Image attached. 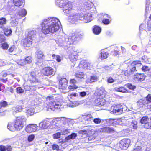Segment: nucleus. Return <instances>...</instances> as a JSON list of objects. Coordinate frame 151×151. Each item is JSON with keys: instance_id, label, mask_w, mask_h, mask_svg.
<instances>
[{"instance_id": "1a4fd4ad", "label": "nucleus", "mask_w": 151, "mask_h": 151, "mask_svg": "<svg viewBox=\"0 0 151 151\" xmlns=\"http://www.w3.org/2000/svg\"><path fill=\"white\" fill-rule=\"evenodd\" d=\"M72 7L73 5L71 2L67 1L65 2L62 8L64 9V12L68 13L71 10Z\"/></svg>"}, {"instance_id": "aec40b11", "label": "nucleus", "mask_w": 151, "mask_h": 151, "mask_svg": "<svg viewBox=\"0 0 151 151\" xmlns=\"http://www.w3.org/2000/svg\"><path fill=\"white\" fill-rule=\"evenodd\" d=\"M61 120L63 122V123L64 124V127L65 126H69V123L71 122V120L65 117H61Z\"/></svg>"}, {"instance_id": "bf43d9fd", "label": "nucleus", "mask_w": 151, "mask_h": 151, "mask_svg": "<svg viewBox=\"0 0 151 151\" xmlns=\"http://www.w3.org/2000/svg\"><path fill=\"white\" fill-rule=\"evenodd\" d=\"M115 120V119H109L105 120L106 121L107 123H109V124H112L113 123L114 121Z\"/></svg>"}, {"instance_id": "dca6fc26", "label": "nucleus", "mask_w": 151, "mask_h": 151, "mask_svg": "<svg viewBox=\"0 0 151 151\" xmlns=\"http://www.w3.org/2000/svg\"><path fill=\"white\" fill-rule=\"evenodd\" d=\"M38 74V72L37 71H33L31 73V76L32 77V78H30L31 81H32L33 83H35L38 82V80L36 79V76Z\"/></svg>"}, {"instance_id": "5701e85b", "label": "nucleus", "mask_w": 151, "mask_h": 151, "mask_svg": "<svg viewBox=\"0 0 151 151\" xmlns=\"http://www.w3.org/2000/svg\"><path fill=\"white\" fill-rule=\"evenodd\" d=\"M36 31L35 30H30L28 32L27 36L33 39L36 36Z\"/></svg>"}, {"instance_id": "8fccbe9b", "label": "nucleus", "mask_w": 151, "mask_h": 151, "mask_svg": "<svg viewBox=\"0 0 151 151\" xmlns=\"http://www.w3.org/2000/svg\"><path fill=\"white\" fill-rule=\"evenodd\" d=\"M145 128L147 129H151V121L150 122H147V124L144 125Z\"/></svg>"}, {"instance_id": "bb28decb", "label": "nucleus", "mask_w": 151, "mask_h": 151, "mask_svg": "<svg viewBox=\"0 0 151 151\" xmlns=\"http://www.w3.org/2000/svg\"><path fill=\"white\" fill-rule=\"evenodd\" d=\"M93 31L95 34H99L101 32V28L98 26H95L93 29Z\"/></svg>"}, {"instance_id": "0eeeda50", "label": "nucleus", "mask_w": 151, "mask_h": 151, "mask_svg": "<svg viewBox=\"0 0 151 151\" xmlns=\"http://www.w3.org/2000/svg\"><path fill=\"white\" fill-rule=\"evenodd\" d=\"M68 54H69L70 58V60L73 61L76 60L78 58V52L77 51H74L71 49L68 51Z\"/></svg>"}, {"instance_id": "473e14b6", "label": "nucleus", "mask_w": 151, "mask_h": 151, "mask_svg": "<svg viewBox=\"0 0 151 151\" xmlns=\"http://www.w3.org/2000/svg\"><path fill=\"white\" fill-rule=\"evenodd\" d=\"M108 53L107 52H102L101 53V55L99 56V58L101 59H106L107 57Z\"/></svg>"}, {"instance_id": "a211bd4d", "label": "nucleus", "mask_w": 151, "mask_h": 151, "mask_svg": "<svg viewBox=\"0 0 151 151\" xmlns=\"http://www.w3.org/2000/svg\"><path fill=\"white\" fill-rule=\"evenodd\" d=\"M26 113L27 116L33 115L35 113V109L33 108H28L26 110Z\"/></svg>"}, {"instance_id": "e2e57ef3", "label": "nucleus", "mask_w": 151, "mask_h": 151, "mask_svg": "<svg viewBox=\"0 0 151 151\" xmlns=\"http://www.w3.org/2000/svg\"><path fill=\"white\" fill-rule=\"evenodd\" d=\"M72 139H74L77 136V134L75 133H73L70 135Z\"/></svg>"}, {"instance_id": "37998d69", "label": "nucleus", "mask_w": 151, "mask_h": 151, "mask_svg": "<svg viewBox=\"0 0 151 151\" xmlns=\"http://www.w3.org/2000/svg\"><path fill=\"white\" fill-rule=\"evenodd\" d=\"M102 121H104L103 120H101L100 118H95L93 120V121L94 123L96 124H99Z\"/></svg>"}, {"instance_id": "f3484780", "label": "nucleus", "mask_w": 151, "mask_h": 151, "mask_svg": "<svg viewBox=\"0 0 151 151\" xmlns=\"http://www.w3.org/2000/svg\"><path fill=\"white\" fill-rule=\"evenodd\" d=\"M105 100L101 98H99L95 100V102L96 105L98 106H103L105 104Z\"/></svg>"}, {"instance_id": "c9c22d12", "label": "nucleus", "mask_w": 151, "mask_h": 151, "mask_svg": "<svg viewBox=\"0 0 151 151\" xmlns=\"http://www.w3.org/2000/svg\"><path fill=\"white\" fill-rule=\"evenodd\" d=\"M82 103V101H74L72 103L73 104L72 105H70L69 106L71 107H74L78 106V105L81 104Z\"/></svg>"}, {"instance_id": "338daca9", "label": "nucleus", "mask_w": 151, "mask_h": 151, "mask_svg": "<svg viewBox=\"0 0 151 151\" xmlns=\"http://www.w3.org/2000/svg\"><path fill=\"white\" fill-rule=\"evenodd\" d=\"M143 105L147 107L148 108H150V110L151 111V103H145L143 104Z\"/></svg>"}, {"instance_id": "b1692460", "label": "nucleus", "mask_w": 151, "mask_h": 151, "mask_svg": "<svg viewBox=\"0 0 151 151\" xmlns=\"http://www.w3.org/2000/svg\"><path fill=\"white\" fill-rule=\"evenodd\" d=\"M58 119L57 123L55 124L56 126L58 127L59 128L64 127V124L61 120V118H57Z\"/></svg>"}, {"instance_id": "ea45409f", "label": "nucleus", "mask_w": 151, "mask_h": 151, "mask_svg": "<svg viewBox=\"0 0 151 151\" xmlns=\"http://www.w3.org/2000/svg\"><path fill=\"white\" fill-rule=\"evenodd\" d=\"M76 76L78 78H83L85 75L83 72H78L76 74Z\"/></svg>"}, {"instance_id": "774afa93", "label": "nucleus", "mask_w": 151, "mask_h": 151, "mask_svg": "<svg viewBox=\"0 0 151 151\" xmlns=\"http://www.w3.org/2000/svg\"><path fill=\"white\" fill-rule=\"evenodd\" d=\"M133 151H142L141 147L138 146L134 149Z\"/></svg>"}, {"instance_id": "7ed1b4c3", "label": "nucleus", "mask_w": 151, "mask_h": 151, "mask_svg": "<svg viewBox=\"0 0 151 151\" xmlns=\"http://www.w3.org/2000/svg\"><path fill=\"white\" fill-rule=\"evenodd\" d=\"M47 101H49V106L50 107V109L54 111L56 109H58L60 106L59 104H57L54 101L53 96H50L47 97L46 99Z\"/></svg>"}, {"instance_id": "69168bd1", "label": "nucleus", "mask_w": 151, "mask_h": 151, "mask_svg": "<svg viewBox=\"0 0 151 151\" xmlns=\"http://www.w3.org/2000/svg\"><path fill=\"white\" fill-rule=\"evenodd\" d=\"M7 151H12V147L11 146L7 145L6 146V150Z\"/></svg>"}, {"instance_id": "6e6d98bb", "label": "nucleus", "mask_w": 151, "mask_h": 151, "mask_svg": "<svg viewBox=\"0 0 151 151\" xmlns=\"http://www.w3.org/2000/svg\"><path fill=\"white\" fill-rule=\"evenodd\" d=\"M61 134L60 132H58L53 135V137L54 139H57L59 138Z\"/></svg>"}, {"instance_id": "052dcab7", "label": "nucleus", "mask_w": 151, "mask_h": 151, "mask_svg": "<svg viewBox=\"0 0 151 151\" xmlns=\"http://www.w3.org/2000/svg\"><path fill=\"white\" fill-rule=\"evenodd\" d=\"M33 87H31V86L28 85H25L24 86V88L26 90L31 91V89Z\"/></svg>"}, {"instance_id": "c85d7f7f", "label": "nucleus", "mask_w": 151, "mask_h": 151, "mask_svg": "<svg viewBox=\"0 0 151 151\" xmlns=\"http://www.w3.org/2000/svg\"><path fill=\"white\" fill-rule=\"evenodd\" d=\"M2 28L4 32V34L6 35H8L11 34L12 31L10 29L6 27H3Z\"/></svg>"}, {"instance_id": "7c9ffc66", "label": "nucleus", "mask_w": 151, "mask_h": 151, "mask_svg": "<svg viewBox=\"0 0 151 151\" xmlns=\"http://www.w3.org/2000/svg\"><path fill=\"white\" fill-rule=\"evenodd\" d=\"M6 23V20L5 18L2 17L0 18V28L3 27V25Z\"/></svg>"}, {"instance_id": "c756f323", "label": "nucleus", "mask_w": 151, "mask_h": 151, "mask_svg": "<svg viewBox=\"0 0 151 151\" xmlns=\"http://www.w3.org/2000/svg\"><path fill=\"white\" fill-rule=\"evenodd\" d=\"M132 66H135L136 68L139 67H141L142 66V64L140 62L138 61H133L131 63Z\"/></svg>"}, {"instance_id": "e433bc0d", "label": "nucleus", "mask_w": 151, "mask_h": 151, "mask_svg": "<svg viewBox=\"0 0 151 151\" xmlns=\"http://www.w3.org/2000/svg\"><path fill=\"white\" fill-rule=\"evenodd\" d=\"M115 90L117 91H119L122 93H125L127 91V90L124 88L123 87L116 88Z\"/></svg>"}, {"instance_id": "f03ea898", "label": "nucleus", "mask_w": 151, "mask_h": 151, "mask_svg": "<svg viewBox=\"0 0 151 151\" xmlns=\"http://www.w3.org/2000/svg\"><path fill=\"white\" fill-rule=\"evenodd\" d=\"M26 120V118L23 116L17 117L14 122L16 130L20 131L22 129Z\"/></svg>"}, {"instance_id": "2eb2a0df", "label": "nucleus", "mask_w": 151, "mask_h": 151, "mask_svg": "<svg viewBox=\"0 0 151 151\" xmlns=\"http://www.w3.org/2000/svg\"><path fill=\"white\" fill-rule=\"evenodd\" d=\"M35 56L38 59H42L45 57L43 52L40 50H37L36 52Z\"/></svg>"}, {"instance_id": "a19ab883", "label": "nucleus", "mask_w": 151, "mask_h": 151, "mask_svg": "<svg viewBox=\"0 0 151 151\" xmlns=\"http://www.w3.org/2000/svg\"><path fill=\"white\" fill-rule=\"evenodd\" d=\"M32 59L30 56H29L25 58L24 62L26 63H30L32 61Z\"/></svg>"}, {"instance_id": "72a5a7b5", "label": "nucleus", "mask_w": 151, "mask_h": 151, "mask_svg": "<svg viewBox=\"0 0 151 151\" xmlns=\"http://www.w3.org/2000/svg\"><path fill=\"white\" fill-rule=\"evenodd\" d=\"M149 119L147 117L145 116L143 117L140 120V123L142 124H143L144 125H145V124L147 123V122H148Z\"/></svg>"}, {"instance_id": "39448f33", "label": "nucleus", "mask_w": 151, "mask_h": 151, "mask_svg": "<svg viewBox=\"0 0 151 151\" xmlns=\"http://www.w3.org/2000/svg\"><path fill=\"white\" fill-rule=\"evenodd\" d=\"M42 74L45 76L54 75L55 74L54 69L50 67L44 68L42 70Z\"/></svg>"}, {"instance_id": "864d4df0", "label": "nucleus", "mask_w": 151, "mask_h": 151, "mask_svg": "<svg viewBox=\"0 0 151 151\" xmlns=\"http://www.w3.org/2000/svg\"><path fill=\"white\" fill-rule=\"evenodd\" d=\"M146 100L147 101V102L146 103L145 102L144 104L145 103H151V94H148L147 97H146Z\"/></svg>"}, {"instance_id": "423d86ee", "label": "nucleus", "mask_w": 151, "mask_h": 151, "mask_svg": "<svg viewBox=\"0 0 151 151\" xmlns=\"http://www.w3.org/2000/svg\"><path fill=\"white\" fill-rule=\"evenodd\" d=\"M38 126L35 124H30L25 128V131L27 133H31L35 132L37 129Z\"/></svg>"}, {"instance_id": "13d9d810", "label": "nucleus", "mask_w": 151, "mask_h": 151, "mask_svg": "<svg viewBox=\"0 0 151 151\" xmlns=\"http://www.w3.org/2000/svg\"><path fill=\"white\" fill-rule=\"evenodd\" d=\"M84 4L86 6L88 7H91V6L93 5V3L90 1H88V2H86L84 3Z\"/></svg>"}, {"instance_id": "6e6552de", "label": "nucleus", "mask_w": 151, "mask_h": 151, "mask_svg": "<svg viewBox=\"0 0 151 151\" xmlns=\"http://www.w3.org/2000/svg\"><path fill=\"white\" fill-rule=\"evenodd\" d=\"M123 106L122 105L118 104L114 106L113 112L114 113H116L117 114H119L123 112Z\"/></svg>"}, {"instance_id": "c03bdc74", "label": "nucleus", "mask_w": 151, "mask_h": 151, "mask_svg": "<svg viewBox=\"0 0 151 151\" xmlns=\"http://www.w3.org/2000/svg\"><path fill=\"white\" fill-rule=\"evenodd\" d=\"M1 45V47L3 49H6L8 47V45L5 43V42L1 43V44H0V45Z\"/></svg>"}, {"instance_id": "3c124183", "label": "nucleus", "mask_w": 151, "mask_h": 151, "mask_svg": "<svg viewBox=\"0 0 151 151\" xmlns=\"http://www.w3.org/2000/svg\"><path fill=\"white\" fill-rule=\"evenodd\" d=\"M17 64L21 66H23L25 64L24 60H20L17 62Z\"/></svg>"}, {"instance_id": "a878e982", "label": "nucleus", "mask_w": 151, "mask_h": 151, "mask_svg": "<svg viewBox=\"0 0 151 151\" xmlns=\"http://www.w3.org/2000/svg\"><path fill=\"white\" fill-rule=\"evenodd\" d=\"M23 0H13V3L16 6H21L23 2Z\"/></svg>"}, {"instance_id": "20e7f679", "label": "nucleus", "mask_w": 151, "mask_h": 151, "mask_svg": "<svg viewBox=\"0 0 151 151\" xmlns=\"http://www.w3.org/2000/svg\"><path fill=\"white\" fill-rule=\"evenodd\" d=\"M130 143V140L129 139H124L120 141L119 146L122 149L126 150L128 147Z\"/></svg>"}, {"instance_id": "cd10ccee", "label": "nucleus", "mask_w": 151, "mask_h": 151, "mask_svg": "<svg viewBox=\"0 0 151 151\" xmlns=\"http://www.w3.org/2000/svg\"><path fill=\"white\" fill-rule=\"evenodd\" d=\"M74 37H69L68 39V41L66 45H65V46L67 48L70 47V45H71L73 43V42L72 41V40L74 38Z\"/></svg>"}, {"instance_id": "de8ad7c7", "label": "nucleus", "mask_w": 151, "mask_h": 151, "mask_svg": "<svg viewBox=\"0 0 151 151\" xmlns=\"http://www.w3.org/2000/svg\"><path fill=\"white\" fill-rule=\"evenodd\" d=\"M8 105V104L7 102L6 101H3L1 102L0 103V109L2 107H6Z\"/></svg>"}, {"instance_id": "9b49d317", "label": "nucleus", "mask_w": 151, "mask_h": 151, "mask_svg": "<svg viewBox=\"0 0 151 151\" xmlns=\"http://www.w3.org/2000/svg\"><path fill=\"white\" fill-rule=\"evenodd\" d=\"M145 78V76L144 74H136L134 76V80L136 82L142 81Z\"/></svg>"}, {"instance_id": "4be33fe9", "label": "nucleus", "mask_w": 151, "mask_h": 151, "mask_svg": "<svg viewBox=\"0 0 151 151\" xmlns=\"http://www.w3.org/2000/svg\"><path fill=\"white\" fill-rule=\"evenodd\" d=\"M48 124L45 121H43L39 124V127L41 129H46L48 127Z\"/></svg>"}, {"instance_id": "603ef678", "label": "nucleus", "mask_w": 151, "mask_h": 151, "mask_svg": "<svg viewBox=\"0 0 151 151\" xmlns=\"http://www.w3.org/2000/svg\"><path fill=\"white\" fill-rule=\"evenodd\" d=\"M132 124L133 126V128L136 129L137 128V122L136 121H133L132 122Z\"/></svg>"}, {"instance_id": "0e129e2a", "label": "nucleus", "mask_w": 151, "mask_h": 151, "mask_svg": "<svg viewBox=\"0 0 151 151\" xmlns=\"http://www.w3.org/2000/svg\"><path fill=\"white\" fill-rule=\"evenodd\" d=\"M102 22L105 24H108L109 23V20L108 19H104V18Z\"/></svg>"}, {"instance_id": "6ab92c4d", "label": "nucleus", "mask_w": 151, "mask_h": 151, "mask_svg": "<svg viewBox=\"0 0 151 151\" xmlns=\"http://www.w3.org/2000/svg\"><path fill=\"white\" fill-rule=\"evenodd\" d=\"M79 14L76 13L73 14L70 17L73 22L74 23H76L79 22Z\"/></svg>"}, {"instance_id": "f8f14e48", "label": "nucleus", "mask_w": 151, "mask_h": 151, "mask_svg": "<svg viewBox=\"0 0 151 151\" xmlns=\"http://www.w3.org/2000/svg\"><path fill=\"white\" fill-rule=\"evenodd\" d=\"M79 67L85 70H90L91 68L90 64L86 61H81L79 65Z\"/></svg>"}, {"instance_id": "4468645a", "label": "nucleus", "mask_w": 151, "mask_h": 151, "mask_svg": "<svg viewBox=\"0 0 151 151\" xmlns=\"http://www.w3.org/2000/svg\"><path fill=\"white\" fill-rule=\"evenodd\" d=\"M100 131L103 132L113 133L114 132V130L111 127H104L101 129Z\"/></svg>"}, {"instance_id": "4d7b16f0", "label": "nucleus", "mask_w": 151, "mask_h": 151, "mask_svg": "<svg viewBox=\"0 0 151 151\" xmlns=\"http://www.w3.org/2000/svg\"><path fill=\"white\" fill-rule=\"evenodd\" d=\"M78 87L75 85H70L68 87V88L71 91L77 88Z\"/></svg>"}, {"instance_id": "412c9836", "label": "nucleus", "mask_w": 151, "mask_h": 151, "mask_svg": "<svg viewBox=\"0 0 151 151\" xmlns=\"http://www.w3.org/2000/svg\"><path fill=\"white\" fill-rule=\"evenodd\" d=\"M66 1L64 0H56L55 3L56 5L60 8L63 7Z\"/></svg>"}, {"instance_id": "79ce46f5", "label": "nucleus", "mask_w": 151, "mask_h": 151, "mask_svg": "<svg viewBox=\"0 0 151 151\" xmlns=\"http://www.w3.org/2000/svg\"><path fill=\"white\" fill-rule=\"evenodd\" d=\"M85 119L86 120L91 121L93 120V118L91 114H88L85 116Z\"/></svg>"}, {"instance_id": "ddd939ff", "label": "nucleus", "mask_w": 151, "mask_h": 151, "mask_svg": "<svg viewBox=\"0 0 151 151\" xmlns=\"http://www.w3.org/2000/svg\"><path fill=\"white\" fill-rule=\"evenodd\" d=\"M32 40L33 39L32 38L27 36V37L25 38L24 41L23 45L24 46L26 47H29L31 46Z\"/></svg>"}, {"instance_id": "a18cd8bd", "label": "nucleus", "mask_w": 151, "mask_h": 151, "mask_svg": "<svg viewBox=\"0 0 151 151\" xmlns=\"http://www.w3.org/2000/svg\"><path fill=\"white\" fill-rule=\"evenodd\" d=\"M126 87L131 90H134L136 88V86L131 84L128 83L126 85Z\"/></svg>"}, {"instance_id": "680f3d73", "label": "nucleus", "mask_w": 151, "mask_h": 151, "mask_svg": "<svg viewBox=\"0 0 151 151\" xmlns=\"http://www.w3.org/2000/svg\"><path fill=\"white\" fill-rule=\"evenodd\" d=\"M35 137V136L33 135H31L29 136L28 138V140L29 141L31 142L33 141Z\"/></svg>"}, {"instance_id": "393cba45", "label": "nucleus", "mask_w": 151, "mask_h": 151, "mask_svg": "<svg viewBox=\"0 0 151 151\" xmlns=\"http://www.w3.org/2000/svg\"><path fill=\"white\" fill-rule=\"evenodd\" d=\"M7 127L9 130L12 131H14L16 130V129L15 128L14 123L13 124L11 122H9L8 124Z\"/></svg>"}, {"instance_id": "2f4dec72", "label": "nucleus", "mask_w": 151, "mask_h": 151, "mask_svg": "<svg viewBox=\"0 0 151 151\" xmlns=\"http://www.w3.org/2000/svg\"><path fill=\"white\" fill-rule=\"evenodd\" d=\"M85 17H86L85 18H87V19H85V23L90 22L93 19L92 16L90 13H88L87 14H85Z\"/></svg>"}, {"instance_id": "49530a36", "label": "nucleus", "mask_w": 151, "mask_h": 151, "mask_svg": "<svg viewBox=\"0 0 151 151\" xmlns=\"http://www.w3.org/2000/svg\"><path fill=\"white\" fill-rule=\"evenodd\" d=\"M16 91L17 93L20 94L23 93L24 92V90L21 87H19L16 88Z\"/></svg>"}, {"instance_id": "58836bf2", "label": "nucleus", "mask_w": 151, "mask_h": 151, "mask_svg": "<svg viewBox=\"0 0 151 151\" xmlns=\"http://www.w3.org/2000/svg\"><path fill=\"white\" fill-rule=\"evenodd\" d=\"M27 12L24 9H22L21 11L19 12L18 14L21 16L24 17L27 14Z\"/></svg>"}, {"instance_id": "9d476101", "label": "nucleus", "mask_w": 151, "mask_h": 151, "mask_svg": "<svg viewBox=\"0 0 151 151\" xmlns=\"http://www.w3.org/2000/svg\"><path fill=\"white\" fill-rule=\"evenodd\" d=\"M59 88L62 89H65L67 87V80L66 78H61L59 82Z\"/></svg>"}, {"instance_id": "5fc2aeb1", "label": "nucleus", "mask_w": 151, "mask_h": 151, "mask_svg": "<svg viewBox=\"0 0 151 151\" xmlns=\"http://www.w3.org/2000/svg\"><path fill=\"white\" fill-rule=\"evenodd\" d=\"M133 73L131 72V71L130 70H126L124 73L125 76H130Z\"/></svg>"}, {"instance_id": "f257e3e1", "label": "nucleus", "mask_w": 151, "mask_h": 151, "mask_svg": "<svg viewBox=\"0 0 151 151\" xmlns=\"http://www.w3.org/2000/svg\"><path fill=\"white\" fill-rule=\"evenodd\" d=\"M59 24L60 22L58 19L54 17L48 18L41 24L42 31L45 34H47L50 32L54 33L59 29Z\"/></svg>"}, {"instance_id": "4c0bfd02", "label": "nucleus", "mask_w": 151, "mask_h": 151, "mask_svg": "<svg viewBox=\"0 0 151 151\" xmlns=\"http://www.w3.org/2000/svg\"><path fill=\"white\" fill-rule=\"evenodd\" d=\"M98 78L96 76H91L89 82L90 83L96 81L98 80Z\"/></svg>"}, {"instance_id": "09e8293b", "label": "nucleus", "mask_w": 151, "mask_h": 151, "mask_svg": "<svg viewBox=\"0 0 151 151\" xmlns=\"http://www.w3.org/2000/svg\"><path fill=\"white\" fill-rule=\"evenodd\" d=\"M79 21L81 20L83 21L84 22H85V19H87V18H85L86 17H85V15L84 16H82V15L81 14H79Z\"/></svg>"}, {"instance_id": "f704fd0d", "label": "nucleus", "mask_w": 151, "mask_h": 151, "mask_svg": "<svg viewBox=\"0 0 151 151\" xmlns=\"http://www.w3.org/2000/svg\"><path fill=\"white\" fill-rule=\"evenodd\" d=\"M22 109L21 106H17L16 107L13 108V110L15 113H17L18 112H20Z\"/></svg>"}]
</instances>
